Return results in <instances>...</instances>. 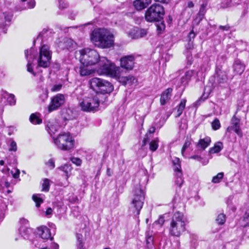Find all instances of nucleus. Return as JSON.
<instances>
[{"label": "nucleus", "instance_id": "nucleus-43", "mask_svg": "<svg viewBox=\"0 0 249 249\" xmlns=\"http://www.w3.org/2000/svg\"><path fill=\"white\" fill-rule=\"evenodd\" d=\"M158 146V141L157 140L152 141L149 143V149L152 151H156Z\"/></svg>", "mask_w": 249, "mask_h": 249}, {"label": "nucleus", "instance_id": "nucleus-33", "mask_svg": "<svg viewBox=\"0 0 249 249\" xmlns=\"http://www.w3.org/2000/svg\"><path fill=\"white\" fill-rule=\"evenodd\" d=\"M120 78H121V77ZM122 79L123 80L122 82H123L125 85H131L137 82V79L133 76L123 77H122Z\"/></svg>", "mask_w": 249, "mask_h": 249}, {"label": "nucleus", "instance_id": "nucleus-58", "mask_svg": "<svg viewBox=\"0 0 249 249\" xmlns=\"http://www.w3.org/2000/svg\"><path fill=\"white\" fill-rule=\"evenodd\" d=\"M165 28V26L163 23H160L157 25V30L161 32ZM160 32H159L160 33Z\"/></svg>", "mask_w": 249, "mask_h": 249}, {"label": "nucleus", "instance_id": "nucleus-57", "mask_svg": "<svg viewBox=\"0 0 249 249\" xmlns=\"http://www.w3.org/2000/svg\"><path fill=\"white\" fill-rule=\"evenodd\" d=\"M36 2L35 0H29L28 2V5L29 8H33L35 7Z\"/></svg>", "mask_w": 249, "mask_h": 249}, {"label": "nucleus", "instance_id": "nucleus-14", "mask_svg": "<svg viewBox=\"0 0 249 249\" xmlns=\"http://www.w3.org/2000/svg\"><path fill=\"white\" fill-rule=\"evenodd\" d=\"M36 53V51L33 48H30L29 50H26L25 51V57L28 61L27 65V71L33 74L34 76L36 75V73L33 71V68L32 66V63L35 58Z\"/></svg>", "mask_w": 249, "mask_h": 249}, {"label": "nucleus", "instance_id": "nucleus-63", "mask_svg": "<svg viewBox=\"0 0 249 249\" xmlns=\"http://www.w3.org/2000/svg\"><path fill=\"white\" fill-rule=\"evenodd\" d=\"M193 42L188 41V45L186 46V49L190 50V49H193Z\"/></svg>", "mask_w": 249, "mask_h": 249}, {"label": "nucleus", "instance_id": "nucleus-21", "mask_svg": "<svg viewBox=\"0 0 249 249\" xmlns=\"http://www.w3.org/2000/svg\"><path fill=\"white\" fill-rule=\"evenodd\" d=\"M172 89L168 88L161 95L160 102L161 105H165L170 99L172 96Z\"/></svg>", "mask_w": 249, "mask_h": 249}, {"label": "nucleus", "instance_id": "nucleus-35", "mask_svg": "<svg viewBox=\"0 0 249 249\" xmlns=\"http://www.w3.org/2000/svg\"><path fill=\"white\" fill-rule=\"evenodd\" d=\"M76 246L77 249H81L83 246V235L81 233H77L76 234Z\"/></svg>", "mask_w": 249, "mask_h": 249}, {"label": "nucleus", "instance_id": "nucleus-25", "mask_svg": "<svg viewBox=\"0 0 249 249\" xmlns=\"http://www.w3.org/2000/svg\"><path fill=\"white\" fill-rule=\"evenodd\" d=\"M58 169L64 173L67 178L72 175V167L70 164H65L59 167Z\"/></svg>", "mask_w": 249, "mask_h": 249}, {"label": "nucleus", "instance_id": "nucleus-2", "mask_svg": "<svg viewBox=\"0 0 249 249\" xmlns=\"http://www.w3.org/2000/svg\"><path fill=\"white\" fill-rule=\"evenodd\" d=\"M90 38L95 46L102 49L111 48L114 44L113 34L105 28L94 29L90 34Z\"/></svg>", "mask_w": 249, "mask_h": 249}, {"label": "nucleus", "instance_id": "nucleus-31", "mask_svg": "<svg viewBox=\"0 0 249 249\" xmlns=\"http://www.w3.org/2000/svg\"><path fill=\"white\" fill-rule=\"evenodd\" d=\"M186 103V100L185 99H181L178 106L177 107V114L176 116V117H179L182 113V112L185 108V105Z\"/></svg>", "mask_w": 249, "mask_h": 249}, {"label": "nucleus", "instance_id": "nucleus-51", "mask_svg": "<svg viewBox=\"0 0 249 249\" xmlns=\"http://www.w3.org/2000/svg\"><path fill=\"white\" fill-rule=\"evenodd\" d=\"M196 36V34L194 33L193 30H192L189 34L187 38L188 41L193 42V40Z\"/></svg>", "mask_w": 249, "mask_h": 249}, {"label": "nucleus", "instance_id": "nucleus-60", "mask_svg": "<svg viewBox=\"0 0 249 249\" xmlns=\"http://www.w3.org/2000/svg\"><path fill=\"white\" fill-rule=\"evenodd\" d=\"M164 222V220L163 217H160L157 221L156 222V223H158L159 224H160V226H162Z\"/></svg>", "mask_w": 249, "mask_h": 249}, {"label": "nucleus", "instance_id": "nucleus-30", "mask_svg": "<svg viewBox=\"0 0 249 249\" xmlns=\"http://www.w3.org/2000/svg\"><path fill=\"white\" fill-rule=\"evenodd\" d=\"M223 143L221 142H217L215 143L214 145L211 147L209 152L210 154H214L219 153L223 148Z\"/></svg>", "mask_w": 249, "mask_h": 249}, {"label": "nucleus", "instance_id": "nucleus-10", "mask_svg": "<svg viewBox=\"0 0 249 249\" xmlns=\"http://www.w3.org/2000/svg\"><path fill=\"white\" fill-rule=\"evenodd\" d=\"M173 168L175 175V183L178 187H180L184 180L182 178V173L180 164V160L178 158H175L173 160Z\"/></svg>", "mask_w": 249, "mask_h": 249}, {"label": "nucleus", "instance_id": "nucleus-5", "mask_svg": "<svg viewBox=\"0 0 249 249\" xmlns=\"http://www.w3.org/2000/svg\"><path fill=\"white\" fill-rule=\"evenodd\" d=\"M80 60L82 64L84 65H93L98 63V68L96 71L100 69L101 66L99 64L101 58L98 53L94 50L86 48L80 51Z\"/></svg>", "mask_w": 249, "mask_h": 249}, {"label": "nucleus", "instance_id": "nucleus-46", "mask_svg": "<svg viewBox=\"0 0 249 249\" xmlns=\"http://www.w3.org/2000/svg\"><path fill=\"white\" fill-rule=\"evenodd\" d=\"M68 4L65 0H58V7L60 9H64L68 7Z\"/></svg>", "mask_w": 249, "mask_h": 249}, {"label": "nucleus", "instance_id": "nucleus-16", "mask_svg": "<svg viewBox=\"0 0 249 249\" xmlns=\"http://www.w3.org/2000/svg\"><path fill=\"white\" fill-rule=\"evenodd\" d=\"M60 127L59 123L55 120L49 121L47 124V130L53 138L55 133L58 132Z\"/></svg>", "mask_w": 249, "mask_h": 249}, {"label": "nucleus", "instance_id": "nucleus-62", "mask_svg": "<svg viewBox=\"0 0 249 249\" xmlns=\"http://www.w3.org/2000/svg\"><path fill=\"white\" fill-rule=\"evenodd\" d=\"M53 212V210L51 208H48L46 211V215H51Z\"/></svg>", "mask_w": 249, "mask_h": 249}, {"label": "nucleus", "instance_id": "nucleus-12", "mask_svg": "<svg viewBox=\"0 0 249 249\" xmlns=\"http://www.w3.org/2000/svg\"><path fill=\"white\" fill-rule=\"evenodd\" d=\"M12 16L7 12L0 14V29L4 33H6L7 29L11 24Z\"/></svg>", "mask_w": 249, "mask_h": 249}, {"label": "nucleus", "instance_id": "nucleus-15", "mask_svg": "<svg viewBox=\"0 0 249 249\" xmlns=\"http://www.w3.org/2000/svg\"><path fill=\"white\" fill-rule=\"evenodd\" d=\"M56 43L61 49H70L73 48L74 42L69 38L61 37L58 39Z\"/></svg>", "mask_w": 249, "mask_h": 249}, {"label": "nucleus", "instance_id": "nucleus-27", "mask_svg": "<svg viewBox=\"0 0 249 249\" xmlns=\"http://www.w3.org/2000/svg\"><path fill=\"white\" fill-rule=\"evenodd\" d=\"M19 234L24 239H29L30 235L31 233V229L27 226H20L19 228Z\"/></svg>", "mask_w": 249, "mask_h": 249}, {"label": "nucleus", "instance_id": "nucleus-22", "mask_svg": "<svg viewBox=\"0 0 249 249\" xmlns=\"http://www.w3.org/2000/svg\"><path fill=\"white\" fill-rule=\"evenodd\" d=\"M211 142V138L209 137H206L203 139H200L196 146L199 150L203 151L210 144Z\"/></svg>", "mask_w": 249, "mask_h": 249}, {"label": "nucleus", "instance_id": "nucleus-26", "mask_svg": "<svg viewBox=\"0 0 249 249\" xmlns=\"http://www.w3.org/2000/svg\"><path fill=\"white\" fill-rule=\"evenodd\" d=\"M1 95L3 97L7 98V101L10 106H14L16 104V100L14 94L8 93L6 91H3Z\"/></svg>", "mask_w": 249, "mask_h": 249}, {"label": "nucleus", "instance_id": "nucleus-49", "mask_svg": "<svg viewBox=\"0 0 249 249\" xmlns=\"http://www.w3.org/2000/svg\"><path fill=\"white\" fill-rule=\"evenodd\" d=\"M71 161L77 166H80L82 163V160L80 158L76 157H72L71 158Z\"/></svg>", "mask_w": 249, "mask_h": 249}, {"label": "nucleus", "instance_id": "nucleus-4", "mask_svg": "<svg viewBox=\"0 0 249 249\" xmlns=\"http://www.w3.org/2000/svg\"><path fill=\"white\" fill-rule=\"evenodd\" d=\"M133 195L129 211L134 216H138L142 208L144 194L140 186H137L133 191Z\"/></svg>", "mask_w": 249, "mask_h": 249}, {"label": "nucleus", "instance_id": "nucleus-38", "mask_svg": "<svg viewBox=\"0 0 249 249\" xmlns=\"http://www.w3.org/2000/svg\"><path fill=\"white\" fill-rule=\"evenodd\" d=\"M136 32V36L137 37H142L147 34V31L144 29L136 28L134 30Z\"/></svg>", "mask_w": 249, "mask_h": 249}, {"label": "nucleus", "instance_id": "nucleus-42", "mask_svg": "<svg viewBox=\"0 0 249 249\" xmlns=\"http://www.w3.org/2000/svg\"><path fill=\"white\" fill-rule=\"evenodd\" d=\"M190 159L196 160L198 161L201 162L203 165H206L208 163V160H203L202 157L198 155H194L190 157Z\"/></svg>", "mask_w": 249, "mask_h": 249}, {"label": "nucleus", "instance_id": "nucleus-6", "mask_svg": "<svg viewBox=\"0 0 249 249\" xmlns=\"http://www.w3.org/2000/svg\"><path fill=\"white\" fill-rule=\"evenodd\" d=\"M164 14V8L159 4H153L149 7L145 13V19L148 22L159 21Z\"/></svg>", "mask_w": 249, "mask_h": 249}, {"label": "nucleus", "instance_id": "nucleus-36", "mask_svg": "<svg viewBox=\"0 0 249 249\" xmlns=\"http://www.w3.org/2000/svg\"><path fill=\"white\" fill-rule=\"evenodd\" d=\"M40 194H34L32 196V199L36 203V206L37 207H39L43 202V199L40 197Z\"/></svg>", "mask_w": 249, "mask_h": 249}, {"label": "nucleus", "instance_id": "nucleus-23", "mask_svg": "<svg viewBox=\"0 0 249 249\" xmlns=\"http://www.w3.org/2000/svg\"><path fill=\"white\" fill-rule=\"evenodd\" d=\"M151 2V0H136L134 1L133 5L137 10H141L146 8Z\"/></svg>", "mask_w": 249, "mask_h": 249}, {"label": "nucleus", "instance_id": "nucleus-50", "mask_svg": "<svg viewBox=\"0 0 249 249\" xmlns=\"http://www.w3.org/2000/svg\"><path fill=\"white\" fill-rule=\"evenodd\" d=\"M231 0H222L221 7L225 8L230 6Z\"/></svg>", "mask_w": 249, "mask_h": 249}, {"label": "nucleus", "instance_id": "nucleus-17", "mask_svg": "<svg viewBox=\"0 0 249 249\" xmlns=\"http://www.w3.org/2000/svg\"><path fill=\"white\" fill-rule=\"evenodd\" d=\"M38 234L43 239L52 240L53 237L51 236L50 230L46 226H41L37 229Z\"/></svg>", "mask_w": 249, "mask_h": 249}, {"label": "nucleus", "instance_id": "nucleus-45", "mask_svg": "<svg viewBox=\"0 0 249 249\" xmlns=\"http://www.w3.org/2000/svg\"><path fill=\"white\" fill-rule=\"evenodd\" d=\"M221 126L220 122L218 119H215L213 122L212 123V128L214 130H216L220 128Z\"/></svg>", "mask_w": 249, "mask_h": 249}, {"label": "nucleus", "instance_id": "nucleus-24", "mask_svg": "<svg viewBox=\"0 0 249 249\" xmlns=\"http://www.w3.org/2000/svg\"><path fill=\"white\" fill-rule=\"evenodd\" d=\"M245 69V65L242 64L240 60H236L233 64V69L234 72L237 74H241Z\"/></svg>", "mask_w": 249, "mask_h": 249}, {"label": "nucleus", "instance_id": "nucleus-13", "mask_svg": "<svg viewBox=\"0 0 249 249\" xmlns=\"http://www.w3.org/2000/svg\"><path fill=\"white\" fill-rule=\"evenodd\" d=\"M240 119L237 118L234 115L231 119V125L227 128V132H231L233 131L239 137L242 138L243 133L240 129Z\"/></svg>", "mask_w": 249, "mask_h": 249}, {"label": "nucleus", "instance_id": "nucleus-20", "mask_svg": "<svg viewBox=\"0 0 249 249\" xmlns=\"http://www.w3.org/2000/svg\"><path fill=\"white\" fill-rule=\"evenodd\" d=\"M102 85L100 87L98 92L102 94L111 92L113 89V87L110 83L107 80H104Z\"/></svg>", "mask_w": 249, "mask_h": 249}, {"label": "nucleus", "instance_id": "nucleus-48", "mask_svg": "<svg viewBox=\"0 0 249 249\" xmlns=\"http://www.w3.org/2000/svg\"><path fill=\"white\" fill-rule=\"evenodd\" d=\"M46 165L50 169H53L55 167V161L53 159H50L46 162Z\"/></svg>", "mask_w": 249, "mask_h": 249}, {"label": "nucleus", "instance_id": "nucleus-37", "mask_svg": "<svg viewBox=\"0 0 249 249\" xmlns=\"http://www.w3.org/2000/svg\"><path fill=\"white\" fill-rule=\"evenodd\" d=\"M50 180L48 178H45L43 180L42 184V191L47 192L49 191L50 186Z\"/></svg>", "mask_w": 249, "mask_h": 249}, {"label": "nucleus", "instance_id": "nucleus-44", "mask_svg": "<svg viewBox=\"0 0 249 249\" xmlns=\"http://www.w3.org/2000/svg\"><path fill=\"white\" fill-rule=\"evenodd\" d=\"M206 5L205 4H202L200 8L199 11L198 13V16L199 17V18L200 20L203 18L204 14L206 12Z\"/></svg>", "mask_w": 249, "mask_h": 249}, {"label": "nucleus", "instance_id": "nucleus-1", "mask_svg": "<svg viewBox=\"0 0 249 249\" xmlns=\"http://www.w3.org/2000/svg\"><path fill=\"white\" fill-rule=\"evenodd\" d=\"M134 56L132 55L123 57L120 60L121 67H116L115 65L108 60L106 57H102L99 62L101 66L98 71L100 75H107L120 79L123 74V69L131 70L134 64Z\"/></svg>", "mask_w": 249, "mask_h": 249}, {"label": "nucleus", "instance_id": "nucleus-39", "mask_svg": "<svg viewBox=\"0 0 249 249\" xmlns=\"http://www.w3.org/2000/svg\"><path fill=\"white\" fill-rule=\"evenodd\" d=\"M192 142V139L190 138H187L184 145L181 149V154L183 156H184V153L186 149L189 147Z\"/></svg>", "mask_w": 249, "mask_h": 249}, {"label": "nucleus", "instance_id": "nucleus-56", "mask_svg": "<svg viewBox=\"0 0 249 249\" xmlns=\"http://www.w3.org/2000/svg\"><path fill=\"white\" fill-rule=\"evenodd\" d=\"M19 222L22 225L21 226H27L28 225V221L25 218H21Z\"/></svg>", "mask_w": 249, "mask_h": 249}, {"label": "nucleus", "instance_id": "nucleus-18", "mask_svg": "<svg viewBox=\"0 0 249 249\" xmlns=\"http://www.w3.org/2000/svg\"><path fill=\"white\" fill-rule=\"evenodd\" d=\"M104 79L94 77L89 80L90 88L96 92H98L100 87L102 85Z\"/></svg>", "mask_w": 249, "mask_h": 249}, {"label": "nucleus", "instance_id": "nucleus-8", "mask_svg": "<svg viewBox=\"0 0 249 249\" xmlns=\"http://www.w3.org/2000/svg\"><path fill=\"white\" fill-rule=\"evenodd\" d=\"M81 110L84 112H95L98 110L99 101L96 96L85 97L79 103Z\"/></svg>", "mask_w": 249, "mask_h": 249}, {"label": "nucleus", "instance_id": "nucleus-28", "mask_svg": "<svg viewBox=\"0 0 249 249\" xmlns=\"http://www.w3.org/2000/svg\"><path fill=\"white\" fill-rule=\"evenodd\" d=\"M88 66L89 65H84L82 64V65L80 66L79 69V72L81 76L89 75L93 72V71L89 69Z\"/></svg>", "mask_w": 249, "mask_h": 249}, {"label": "nucleus", "instance_id": "nucleus-59", "mask_svg": "<svg viewBox=\"0 0 249 249\" xmlns=\"http://www.w3.org/2000/svg\"><path fill=\"white\" fill-rule=\"evenodd\" d=\"M52 249H59V245L54 242H52L51 244Z\"/></svg>", "mask_w": 249, "mask_h": 249}, {"label": "nucleus", "instance_id": "nucleus-55", "mask_svg": "<svg viewBox=\"0 0 249 249\" xmlns=\"http://www.w3.org/2000/svg\"><path fill=\"white\" fill-rule=\"evenodd\" d=\"M186 57L189 65H191L192 61V57L191 53L189 51L186 52Z\"/></svg>", "mask_w": 249, "mask_h": 249}, {"label": "nucleus", "instance_id": "nucleus-29", "mask_svg": "<svg viewBox=\"0 0 249 249\" xmlns=\"http://www.w3.org/2000/svg\"><path fill=\"white\" fill-rule=\"evenodd\" d=\"M40 114L38 113H32L30 117V121L34 124H40L42 119L40 118Z\"/></svg>", "mask_w": 249, "mask_h": 249}, {"label": "nucleus", "instance_id": "nucleus-7", "mask_svg": "<svg viewBox=\"0 0 249 249\" xmlns=\"http://www.w3.org/2000/svg\"><path fill=\"white\" fill-rule=\"evenodd\" d=\"M53 142L57 147L63 150H67L73 146L74 140L69 133L60 134L55 138L53 137Z\"/></svg>", "mask_w": 249, "mask_h": 249}, {"label": "nucleus", "instance_id": "nucleus-52", "mask_svg": "<svg viewBox=\"0 0 249 249\" xmlns=\"http://www.w3.org/2000/svg\"><path fill=\"white\" fill-rule=\"evenodd\" d=\"M61 84L54 85L52 87L51 89V91L53 92L58 91L61 89Z\"/></svg>", "mask_w": 249, "mask_h": 249}, {"label": "nucleus", "instance_id": "nucleus-3", "mask_svg": "<svg viewBox=\"0 0 249 249\" xmlns=\"http://www.w3.org/2000/svg\"><path fill=\"white\" fill-rule=\"evenodd\" d=\"M187 221L183 214L179 212H176L170 222L169 233L171 236L179 237L186 230Z\"/></svg>", "mask_w": 249, "mask_h": 249}, {"label": "nucleus", "instance_id": "nucleus-11", "mask_svg": "<svg viewBox=\"0 0 249 249\" xmlns=\"http://www.w3.org/2000/svg\"><path fill=\"white\" fill-rule=\"evenodd\" d=\"M65 102V98L63 94H57L52 98L51 102L48 106L49 112H52L62 106Z\"/></svg>", "mask_w": 249, "mask_h": 249}, {"label": "nucleus", "instance_id": "nucleus-41", "mask_svg": "<svg viewBox=\"0 0 249 249\" xmlns=\"http://www.w3.org/2000/svg\"><path fill=\"white\" fill-rule=\"evenodd\" d=\"M226 221L225 215L223 213H220L216 219V222L219 225L223 224Z\"/></svg>", "mask_w": 249, "mask_h": 249}, {"label": "nucleus", "instance_id": "nucleus-61", "mask_svg": "<svg viewBox=\"0 0 249 249\" xmlns=\"http://www.w3.org/2000/svg\"><path fill=\"white\" fill-rule=\"evenodd\" d=\"M112 174H113L112 170L110 168H107V175L108 177H110L112 176Z\"/></svg>", "mask_w": 249, "mask_h": 249}, {"label": "nucleus", "instance_id": "nucleus-40", "mask_svg": "<svg viewBox=\"0 0 249 249\" xmlns=\"http://www.w3.org/2000/svg\"><path fill=\"white\" fill-rule=\"evenodd\" d=\"M224 176V173L223 172H220L218 173L216 176H214L212 179V182L214 183H219L221 179L223 178Z\"/></svg>", "mask_w": 249, "mask_h": 249}, {"label": "nucleus", "instance_id": "nucleus-19", "mask_svg": "<svg viewBox=\"0 0 249 249\" xmlns=\"http://www.w3.org/2000/svg\"><path fill=\"white\" fill-rule=\"evenodd\" d=\"M194 73L195 72L193 70L187 71L180 78L179 83H178V86H181V85H185L187 84L191 79V78L194 75Z\"/></svg>", "mask_w": 249, "mask_h": 249}, {"label": "nucleus", "instance_id": "nucleus-54", "mask_svg": "<svg viewBox=\"0 0 249 249\" xmlns=\"http://www.w3.org/2000/svg\"><path fill=\"white\" fill-rule=\"evenodd\" d=\"M15 172L13 171H11V173L14 178H17L19 177L20 171L18 169H15Z\"/></svg>", "mask_w": 249, "mask_h": 249}, {"label": "nucleus", "instance_id": "nucleus-34", "mask_svg": "<svg viewBox=\"0 0 249 249\" xmlns=\"http://www.w3.org/2000/svg\"><path fill=\"white\" fill-rule=\"evenodd\" d=\"M216 80L219 83H224L227 79V77L224 72L220 71L217 73Z\"/></svg>", "mask_w": 249, "mask_h": 249}, {"label": "nucleus", "instance_id": "nucleus-53", "mask_svg": "<svg viewBox=\"0 0 249 249\" xmlns=\"http://www.w3.org/2000/svg\"><path fill=\"white\" fill-rule=\"evenodd\" d=\"M17 149V143L15 141H12L10 144V147L9 148V151H16Z\"/></svg>", "mask_w": 249, "mask_h": 249}, {"label": "nucleus", "instance_id": "nucleus-9", "mask_svg": "<svg viewBox=\"0 0 249 249\" xmlns=\"http://www.w3.org/2000/svg\"><path fill=\"white\" fill-rule=\"evenodd\" d=\"M52 52L47 45H42L39 50L37 59L38 66L46 68L48 67L51 61Z\"/></svg>", "mask_w": 249, "mask_h": 249}, {"label": "nucleus", "instance_id": "nucleus-32", "mask_svg": "<svg viewBox=\"0 0 249 249\" xmlns=\"http://www.w3.org/2000/svg\"><path fill=\"white\" fill-rule=\"evenodd\" d=\"M209 69L208 66H202L196 73L197 78L198 80H202L205 77V72Z\"/></svg>", "mask_w": 249, "mask_h": 249}, {"label": "nucleus", "instance_id": "nucleus-47", "mask_svg": "<svg viewBox=\"0 0 249 249\" xmlns=\"http://www.w3.org/2000/svg\"><path fill=\"white\" fill-rule=\"evenodd\" d=\"M47 30H43L40 33L36 39V41H42L43 38L45 37V34L47 33Z\"/></svg>", "mask_w": 249, "mask_h": 249}, {"label": "nucleus", "instance_id": "nucleus-64", "mask_svg": "<svg viewBox=\"0 0 249 249\" xmlns=\"http://www.w3.org/2000/svg\"><path fill=\"white\" fill-rule=\"evenodd\" d=\"M219 28L223 30L228 31L229 29V26H220Z\"/></svg>", "mask_w": 249, "mask_h": 249}]
</instances>
